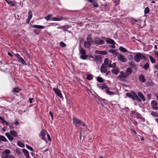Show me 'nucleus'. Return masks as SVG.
<instances>
[{
  "label": "nucleus",
  "instance_id": "1",
  "mask_svg": "<svg viewBox=\"0 0 158 158\" xmlns=\"http://www.w3.org/2000/svg\"><path fill=\"white\" fill-rule=\"evenodd\" d=\"M2 158H15L12 154H11L10 151L8 149L5 150L2 152Z\"/></svg>",
  "mask_w": 158,
  "mask_h": 158
},
{
  "label": "nucleus",
  "instance_id": "2",
  "mask_svg": "<svg viewBox=\"0 0 158 158\" xmlns=\"http://www.w3.org/2000/svg\"><path fill=\"white\" fill-rule=\"evenodd\" d=\"M135 55L134 56V60L137 62H139L141 60H146V58L143 54L140 52L135 53Z\"/></svg>",
  "mask_w": 158,
  "mask_h": 158
},
{
  "label": "nucleus",
  "instance_id": "3",
  "mask_svg": "<svg viewBox=\"0 0 158 158\" xmlns=\"http://www.w3.org/2000/svg\"><path fill=\"white\" fill-rule=\"evenodd\" d=\"M5 135L10 140L12 141L14 139L13 137H17L18 135V134L15 131L12 130L10 131V133H6Z\"/></svg>",
  "mask_w": 158,
  "mask_h": 158
},
{
  "label": "nucleus",
  "instance_id": "4",
  "mask_svg": "<svg viewBox=\"0 0 158 158\" xmlns=\"http://www.w3.org/2000/svg\"><path fill=\"white\" fill-rule=\"evenodd\" d=\"M126 95L131 98L133 100H136L139 102H141V100L140 99L137 95V94L134 92H132L131 93H127Z\"/></svg>",
  "mask_w": 158,
  "mask_h": 158
},
{
  "label": "nucleus",
  "instance_id": "5",
  "mask_svg": "<svg viewBox=\"0 0 158 158\" xmlns=\"http://www.w3.org/2000/svg\"><path fill=\"white\" fill-rule=\"evenodd\" d=\"M79 50L80 53L81 54L80 58L84 60L86 59L88 57V56L86 55L85 50L82 47L80 48Z\"/></svg>",
  "mask_w": 158,
  "mask_h": 158
},
{
  "label": "nucleus",
  "instance_id": "6",
  "mask_svg": "<svg viewBox=\"0 0 158 158\" xmlns=\"http://www.w3.org/2000/svg\"><path fill=\"white\" fill-rule=\"evenodd\" d=\"M128 77L125 73L121 72L118 77L121 81H125L127 77Z\"/></svg>",
  "mask_w": 158,
  "mask_h": 158
},
{
  "label": "nucleus",
  "instance_id": "7",
  "mask_svg": "<svg viewBox=\"0 0 158 158\" xmlns=\"http://www.w3.org/2000/svg\"><path fill=\"white\" fill-rule=\"evenodd\" d=\"M104 43V41L103 40L101 39L98 37H95L94 38V44L97 45H102Z\"/></svg>",
  "mask_w": 158,
  "mask_h": 158
},
{
  "label": "nucleus",
  "instance_id": "8",
  "mask_svg": "<svg viewBox=\"0 0 158 158\" xmlns=\"http://www.w3.org/2000/svg\"><path fill=\"white\" fill-rule=\"evenodd\" d=\"M117 56L118 59L122 62H126L127 61V58L122 55L118 53Z\"/></svg>",
  "mask_w": 158,
  "mask_h": 158
},
{
  "label": "nucleus",
  "instance_id": "9",
  "mask_svg": "<svg viewBox=\"0 0 158 158\" xmlns=\"http://www.w3.org/2000/svg\"><path fill=\"white\" fill-rule=\"evenodd\" d=\"M53 89L55 91L56 94L60 98H63L62 95L60 92V91L59 89L55 88H53Z\"/></svg>",
  "mask_w": 158,
  "mask_h": 158
},
{
  "label": "nucleus",
  "instance_id": "10",
  "mask_svg": "<svg viewBox=\"0 0 158 158\" xmlns=\"http://www.w3.org/2000/svg\"><path fill=\"white\" fill-rule=\"evenodd\" d=\"M97 86L99 88L102 90H103L104 89H109L108 87V86L105 84H99L97 85Z\"/></svg>",
  "mask_w": 158,
  "mask_h": 158
},
{
  "label": "nucleus",
  "instance_id": "11",
  "mask_svg": "<svg viewBox=\"0 0 158 158\" xmlns=\"http://www.w3.org/2000/svg\"><path fill=\"white\" fill-rule=\"evenodd\" d=\"M46 132L44 130H42L40 133V136L42 139L47 141L46 140V138L45 137L46 135Z\"/></svg>",
  "mask_w": 158,
  "mask_h": 158
},
{
  "label": "nucleus",
  "instance_id": "12",
  "mask_svg": "<svg viewBox=\"0 0 158 158\" xmlns=\"http://www.w3.org/2000/svg\"><path fill=\"white\" fill-rule=\"evenodd\" d=\"M67 19V18L64 17H61L60 18L58 17H53L52 18V21H61L63 20H66Z\"/></svg>",
  "mask_w": 158,
  "mask_h": 158
},
{
  "label": "nucleus",
  "instance_id": "13",
  "mask_svg": "<svg viewBox=\"0 0 158 158\" xmlns=\"http://www.w3.org/2000/svg\"><path fill=\"white\" fill-rule=\"evenodd\" d=\"M151 103L152 107L154 110H158V107L157 106V104L156 101H152Z\"/></svg>",
  "mask_w": 158,
  "mask_h": 158
},
{
  "label": "nucleus",
  "instance_id": "14",
  "mask_svg": "<svg viewBox=\"0 0 158 158\" xmlns=\"http://www.w3.org/2000/svg\"><path fill=\"white\" fill-rule=\"evenodd\" d=\"M87 41L90 43L92 44L94 43V40L92 38V35H87L86 38Z\"/></svg>",
  "mask_w": 158,
  "mask_h": 158
},
{
  "label": "nucleus",
  "instance_id": "15",
  "mask_svg": "<svg viewBox=\"0 0 158 158\" xmlns=\"http://www.w3.org/2000/svg\"><path fill=\"white\" fill-rule=\"evenodd\" d=\"M132 69L130 68H128L126 69L125 73L128 77L132 73Z\"/></svg>",
  "mask_w": 158,
  "mask_h": 158
},
{
  "label": "nucleus",
  "instance_id": "16",
  "mask_svg": "<svg viewBox=\"0 0 158 158\" xmlns=\"http://www.w3.org/2000/svg\"><path fill=\"white\" fill-rule=\"evenodd\" d=\"M139 79L140 82L142 83L145 82L146 81V80L144 76L142 74L139 75Z\"/></svg>",
  "mask_w": 158,
  "mask_h": 158
},
{
  "label": "nucleus",
  "instance_id": "17",
  "mask_svg": "<svg viewBox=\"0 0 158 158\" xmlns=\"http://www.w3.org/2000/svg\"><path fill=\"white\" fill-rule=\"evenodd\" d=\"M22 152L26 158H28L29 156L28 151L25 149H22Z\"/></svg>",
  "mask_w": 158,
  "mask_h": 158
},
{
  "label": "nucleus",
  "instance_id": "18",
  "mask_svg": "<svg viewBox=\"0 0 158 158\" xmlns=\"http://www.w3.org/2000/svg\"><path fill=\"white\" fill-rule=\"evenodd\" d=\"M88 1L93 4V6L95 7H98L99 6L98 5V3L95 1V0H87Z\"/></svg>",
  "mask_w": 158,
  "mask_h": 158
},
{
  "label": "nucleus",
  "instance_id": "19",
  "mask_svg": "<svg viewBox=\"0 0 158 158\" xmlns=\"http://www.w3.org/2000/svg\"><path fill=\"white\" fill-rule=\"evenodd\" d=\"M106 66L104 65L103 64H102L101 68L100 71L102 73H106Z\"/></svg>",
  "mask_w": 158,
  "mask_h": 158
},
{
  "label": "nucleus",
  "instance_id": "20",
  "mask_svg": "<svg viewBox=\"0 0 158 158\" xmlns=\"http://www.w3.org/2000/svg\"><path fill=\"white\" fill-rule=\"evenodd\" d=\"M111 71L113 74L117 75L119 71V70L118 67H117L116 69L112 70Z\"/></svg>",
  "mask_w": 158,
  "mask_h": 158
},
{
  "label": "nucleus",
  "instance_id": "21",
  "mask_svg": "<svg viewBox=\"0 0 158 158\" xmlns=\"http://www.w3.org/2000/svg\"><path fill=\"white\" fill-rule=\"evenodd\" d=\"M73 123L75 125L80 124L81 123V120L76 118H73Z\"/></svg>",
  "mask_w": 158,
  "mask_h": 158
},
{
  "label": "nucleus",
  "instance_id": "22",
  "mask_svg": "<svg viewBox=\"0 0 158 158\" xmlns=\"http://www.w3.org/2000/svg\"><path fill=\"white\" fill-rule=\"evenodd\" d=\"M33 27L39 29H44L45 28V27L39 25H34L32 26Z\"/></svg>",
  "mask_w": 158,
  "mask_h": 158
},
{
  "label": "nucleus",
  "instance_id": "23",
  "mask_svg": "<svg viewBox=\"0 0 158 158\" xmlns=\"http://www.w3.org/2000/svg\"><path fill=\"white\" fill-rule=\"evenodd\" d=\"M91 44H92L87 41H85L84 42V46L85 48H89Z\"/></svg>",
  "mask_w": 158,
  "mask_h": 158
},
{
  "label": "nucleus",
  "instance_id": "24",
  "mask_svg": "<svg viewBox=\"0 0 158 158\" xmlns=\"http://www.w3.org/2000/svg\"><path fill=\"white\" fill-rule=\"evenodd\" d=\"M110 61L108 58L105 59L104 60V65L106 66V67L108 66L109 64H110Z\"/></svg>",
  "mask_w": 158,
  "mask_h": 158
},
{
  "label": "nucleus",
  "instance_id": "25",
  "mask_svg": "<svg viewBox=\"0 0 158 158\" xmlns=\"http://www.w3.org/2000/svg\"><path fill=\"white\" fill-rule=\"evenodd\" d=\"M138 94L139 96L143 101H145L146 99L143 94L140 92H139L138 93Z\"/></svg>",
  "mask_w": 158,
  "mask_h": 158
},
{
  "label": "nucleus",
  "instance_id": "26",
  "mask_svg": "<svg viewBox=\"0 0 158 158\" xmlns=\"http://www.w3.org/2000/svg\"><path fill=\"white\" fill-rule=\"evenodd\" d=\"M106 42L107 43L110 44H114L115 42L114 41L111 39H109L108 40H106Z\"/></svg>",
  "mask_w": 158,
  "mask_h": 158
},
{
  "label": "nucleus",
  "instance_id": "27",
  "mask_svg": "<svg viewBox=\"0 0 158 158\" xmlns=\"http://www.w3.org/2000/svg\"><path fill=\"white\" fill-rule=\"evenodd\" d=\"M21 90V89L19 87H15L12 90V92L13 93H18Z\"/></svg>",
  "mask_w": 158,
  "mask_h": 158
},
{
  "label": "nucleus",
  "instance_id": "28",
  "mask_svg": "<svg viewBox=\"0 0 158 158\" xmlns=\"http://www.w3.org/2000/svg\"><path fill=\"white\" fill-rule=\"evenodd\" d=\"M17 145L21 148H24L25 147V144L23 143L21 141H19L17 143Z\"/></svg>",
  "mask_w": 158,
  "mask_h": 158
},
{
  "label": "nucleus",
  "instance_id": "29",
  "mask_svg": "<svg viewBox=\"0 0 158 158\" xmlns=\"http://www.w3.org/2000/svg\"><path fill=\"white\" fill-rule=\"evenodd\" d=\"M106 93L108 94V95H113L115 94V93L113 92H111L110 91L109 89H107L106 91Z\"/></svg>",
  "mask_w": 158,
  "mask_h": 158
},
{
  "label": "nucleus",
  "instance_id": "30",
  "mask_svg": "<svg viewBox=\"0 0 158 158\" xmlns=\"http://www.w3.org/2000/svg\"><path fill=\"white\" fill-rule=\"evenodd\" d=\"M96 53L98 54L103 55H106L107 54V52L106 51H97Z\"/></svg>",
  "mask_w": 158,
  "mask_h": 158
},
{
  "label": "nucleus",
  "instance_id": "31",
  "mask_svg": "<svg viewBox=\"0 0 158 158\" xmlns=\"http://www.w3.org/2000/svg\"><path fill=\"white\" fill-rule=\"evenodd\" d=\"M112 61H111L110 64H109L108 66L110 68H114L116 67V64L115 63L113 62L112 64Z\"/></svg>",
  "mask_w": 158,
  "mask_h": 158
},
{
  "label": "nucleus",
  "instance_id": "32",
  "mask_svg": "<svg viewBox=\"0 0 158 158\" xmlns=\"http://www.w3.org/2000/svg\"><path fill=\"white\" fill-rule=\"evenodd\" d=\"M119 49L120 51H121L124 52H128V51L127 50H126L124 48L121 46L119 48Z\"/></svg>",
  "mask_w": 158,
  "mask_h": 158
},
{
  "label": "nucleus",
  "instance_id": "33",
  "mask_svg": "<svg viewBox=\"0 0 158 158\" xmlns=\"http://www.w3.org/2000/svg\"><path fill=\"white\" fill-rule=\"evenodd\" d=\"M0 141L5 142H6L7 140L4 136L0 135Z\"/></svg>",
  "mask_w": 158,
  "mask_h": 158
},
{
  "label": "nucleus",
  "instance_id": "34",
  "mask_svg": "<svg viewBox=\"0 0 158 158\" xmlns=\"http://www.w3.org/2000/svg\"><path fill=\"white\" fill-rule=\"evenodd\" d=\"M28 20H31L32 17V14L31 10H29L28 12Z\"/></svg>",
  "mask_w": 158,
  "mask_h": 158
},
{
  "label": "nucleus",
  "instance_id": "35",
  "mask_svg": "<svg viewBox=\"0 0 158 158\" xmlns=\"http://www.w3.org/2000/svg\"><path fill=\"white\" fill-rule=\"evenodd\" d=\"M15 152L18 155L21 154L22 153L21 149L19 148H16L15 150Z\"/></svg>",
  "mask_w": 158,
  "mask_h": 158
},
{
  "label": "nucleus",
  "instance_id": "36",
  "mask_svg": "<svg viewBox=\"0 0 158 158\" xmlns=\"http://www.w3.org/2000/svg\"><path fill=\"white\" fill-rule=\"evenodd\" d=\"M143 68L145 70H147L149 68V64L148 63H146L143 67Z\"/></svg>",
  "mask_w": 158,
  "mask_h": 158
},
{
  "label": "nucleus",
  "instance_id": "37",
  "mask_svg": "<svg viewBox=\"0 0 158 158\" xmlns=\"http://www.w3.org/2000/svg\"><path fill=\"white\" fill-rule=\"evenodd\" d=\"M97 81H98L100 83H103L104 82V81L101 77H98L97 78Z\"/></svg>",
  "mask_w": 158,
  "mask_h": 158
},
{
  "label": "nucleus",
  "instance_id": "38",
  "mask_svg": "<svg viewBox=\"0 0 158 158\" xmlns=\"http://www.w3.org/2000/svg\"><path fill=\"white\" fill-rule=\"evenodd\" d=\"M151 114L154 117H158V113L157 112L152 111L151 112Z\"/></svg>",
  "mask_w": 158,
  "mask_h": 158
},
{
  "label": "nucleus",
  "instance_id": "39",
  "mask_svg": "<svg viewBox=\"0 0 158 158\" xmlns=\"http://www.w3.org/2000/svg\"><path fill=\"white\" fill-rule=\"evenodd\" d=\"M52 14H50L47 15V16L45 17V19H46L48 21L50 20L51 17H52Z\"/></svg>",
  "mask_w": 158,
  "mask_h": 158
},
{
  "label": "nucleus",
  "instance_id": "40",
  "mask_svg": "<svg viewBox=\"0 0 158 158\" xmlns=\"http://www.w3.org/2000/svg\"><path fill=\"white\" fill-rule=\"evenodd\" d=\"M149 56L150 59V61L152 63H154L156 62V60L154 59L151 56L149 55Z\"/></svg>",
  "mask_w": 158,
  "mask_h": 158
},
{
  "label": "nucleus",
  "instance_id": "41",
  "mask_svg": "<svg viewBox=\"0 0 158 158\" xmlns=\"http://www.w3.org/2000/svg\"><path fill=\"white\" fill-rule=\"evenodd\" d=\"M149 11L150 10L148 8V7H147L145 9L144 11L145 14H148L149 12Z\"/></svg>",
  "mask_w": 158,
  "mask_h": 158
},
{
  "label": "nucleus",
  "instance_id": "42",
  "mask_svg": "<svg viewBox=\"0 0 158 158\" xmlns=\"http://www.w3.org/2000/svg\"><path fill=\"white\" fill-rule=\"evenodd\" d=\"M67 27V26H61L60 27H57V29H62L63 30L65 31V29H66V27Z\"/></svg>",
  "mask_w": 158,
  "mask_h": 158
},
{
  "label": "nucleus",
  "instance_id": "43",
  "mask_svg": "<svg viewBox=\"0 0 158 158\" xmlns=\"http://www.w3.org/2000/svg\"><path fill=\"white\" fill-rule=\"evenodd\" d=\"M26 147L28 149L30 150L31 151H32V152L34 151V149L32 148L31 147L29 146V145H26Z\"/></svg>",
  "mask_w": 158,
  "mask_h": 158
},
{
  "label": "nucleus",
  "instance_id": "44",
  "mask_svg": "<svg viewBox=\"0 0 158 158\" xmlns=\"http://www.w3.org/2000/svg\"><path fill=\"white\" fill-rule=\"evenodd\" d=\"M129 65L131 68H133L135 67V65L133 62H129L128 63Z\"/></svg>",
  "mask_w": 158,
  "mask_h": 158
},
{
  "label": "nucleus",
  "instance_id": "45",
  "mask_svg": "<svg viewBox=\"0 0 158 158\" xmlns=\"http://www.w3.org/2000/svg\"><path fill=\"white\" fill-rule=\"evenodd\" d=\"M86 79L89 80H91L92 79V76L91 75H89L87 76Z\"/></svg>",
  "mask_w": 158,
  "mask_h": 158
},
{
  "label": "nucleus",
  "instance_id": "46",
  "mask_svg": "<svg viewBox=\"0 0 158 158\" xmlns=\"http://www.w3.org/2000/svg\"><path fill=\"white\" fill-rule=\"evenodd\" d=\"M60 46L62 47H64L66 46V44L63 42H60Z\"/></svg>",
  "mask_w": 158,
  "mask_h": 158
},
{
  "label": "nucleus",
  "instance_id": "47",
  "mask_svg": "<svg viewBox=\"0 0 158 158\" xmlns=\"http://www.w3.org/2000/svg\"><path fill=\"white\" fill-rule=\"evenodd\" d=\"M19 60L23 64H26V62L24 60V59L21 57L20 59H19Z\"/></svg>",
  "mask_w": 158,
  "mask_h": 158
},
{
  "label": "nucleus",
  "instance_id": "48",
  "mask_svg": "<svg viewBox=\"0 0 158 158\" xmlns=\"http://www.w3.org/2000/svg\"><path fill=\"white\" fill-rule=\"evenodd\" d=\"M136 117L140 119L142 117L141 116V115L139 114L136 113Z\"/></svg>",
  "mask_w": 158,
  "mask_h": 158
},
{
  "label": "nucleus",
  "instance_id": "49",
  "mask_svg": "<svg viewBox=\"0 0 158 158\" xmlns=\"http://www.w3.org/2000/svg\"><path fill=\"white\" fill-rule=\"evenodd\" d=\"M8 4L11 6H14V3L12 1H10L9 2H8Z\"/></svg>",
  "mask_w": 158,
  "mask_h": 158
},
{
  "label": "nucleus",
  "instance_id": "50",
  "mask_svg": "<svg viewBox=\"0 0 158 158\" xmlns=\"http://www.w3.org/2000/svg\"><path fill=\"white\" fill-rule=\"evenodd\" d=\"M15 56L19 60L21 57L20 56L18 53H17L16 54H15Z\"/></svg>",
  "mask_w": 158,
  "mask_h": 158
},
{
  "label": "nucleus",
  "instance_id": "51",
  "mask_svg": "<svg viewBox=\"0 0 158 158\" xmlns=\"http://www.w3.org/2000/svg\"><path fill=\"white\" fill-rule=\"evenodd\" d=\"M2 123L3 124H5L6 125H7V126H9V123H7V122L6 121H5V120H4L3 122H2Z\"/></svg>",
  "mask_w": 158,
  "mask_h": 158
},
{
  "label": "nucleus",
  "instance_id": "52",
  "mask_svg": "<svg viewBox=\"0 0 158 158\" xmlns=\"http://www.w3.org/2000/svg\"><path fill=\"white\" fill-rule=\"evenodd\" d=\"M49 114L51 117L52 119V120L53 119V114L50 111L49 112Z\"/></svg>",
  "mask_w": 158,
  "mask_h": 158
},
{
  "label": "nucleus",
  "instance_id": "53",
  "mask_svg": "<svg viewBox=\"0 0 158 158\" xmlns=\"http://www.w3.org/2000/svg\"><path fill=\"white\" fill-rule=\"evenodd\" d=\"M131 131L132 132L134 133L135 135H136V134L137 133L136 131L134 130L133 129L131 128Z\"/></svg>",
  "mask_w": 158,
  "mask_h": 158
},
{
  "label": "nucleus",
  "instance_id": "54",
  "mask_svg": "<svg viewBox=\"0 0 158 158\" xmlns=\"http://www.w3.org/2000/svg\"><path fill=\"white\" fill-rule=\"evenodd\" d=\"M80 124L82 125L83 126L85 127V128H86V125L83 122L81 121V123Z\"/></svg>",
  "mask_w": 158,
  "mask_h": 158
},
{
  "label": "nucleus",
  "instance_id": "55",
  "mask_svg": "<svg viewBox=\"0 0 158 158\" xmlns=\"http://www.w3.org/2000/svg\"><path fill=\"white\" fill-rule=\"evenodd\" d=\"M119 1L118 0H115L114 1L116 5H118L119 4Z\"/></svg>",
  "mask_w": 158,
  "mask_h": 158
},
{
  "label": "nucleus",
  "instance_id": "56",
  "mask_svg": "<svg viewBox=\"0 0 158 158\" xmlns=\"http://www.w3.org/2000/svg\"><path fill=\"white\" fill-rule=\"evenodd\" d=\"M33 98H29V101L30 103H32V100H33Z\"/></svg>",
  "mask_w": 158,
  "mask_h": 158
},
{
  "label": "nucleus",
  "instance_id": "57",
  "mask_svg": "<svg viewBox=\"0 0 158 158\" xmlns=\"http://www.w3.org/2000/svg\"><path fill=\"white\" fill-rule=\"evenodd\" d=\"M147 96L149 99H151V96L150 94H148Z\"/></svg>",
  "mask_w": 158,
  "mask_h": 158
},
{
  "label": "nucleus",
  "instance_id": "58",
  "mask_svg": "<svg viewBox=\"0 0 158 158\" xmlns=\"http://www.w3.org/2000/svg\"><path fill=\"white\" fill-rule=\"evenodd\" d=\"M155 55L158 57V51H156L155 54Z\"/></svg>",
  "mask_w": 158,
  "mask_h": 158
},
{
  "label": "nucleus",
  "instance_id": "59",
  "mask_svg": "<svg viewBox=\"0 0 158 158\" xmlns=\"http://www.w3.org/2000/svg\"><path fill=\"white\" fill-rule=\"evenodd\" d=\"M47 137L48 140L50 141L51 140V139L50 137V135L48 134L47 135Z\"/></svg>",
  "mask_w": 158,
  "mask_h": 158
},
{
  "label": "nucleus",
  "instance_id": "60",
  "mask_svg": "<svg viewBox=\"0 0 158 158\" xmlns=\"http://www.w3.org/2000/svg\"><path fill=\"white\" fill-rule=\"evenodd\" d=\"M154 68L157 69L158 70V65H155L154 66Z\"/></svg>",
  "mask_w": 158,
  "mask_h": 158
},
{
  "label": "nucleus",
  "instance_id": "61",
  "mask_svg": "<svg viewBox=\"0 0 158 158\" xmlns=\"http://www.w3.org/2000/svg\"><path fill=\"white\" fill-rule=\"evenodd\" d=\"M34 32L36 34L38 35L39 33L37 32V30L35 29L33 30Z\"/></svg>",
  "mask_w": 158,
  "mask_h": 158
},
{
  "label": "nucleus",
  "instance_id": "62",
  "mask_svg": "<svg viewBox=\"0 0 158 158\" xmlns=\"http://www.w3.org/2000/svg\"><path fill=\"white\" fill-rule=\"evenodd\" d=\"M15 126H17L19 124V123L17 121H16L15 123Z\"/></svg>",
  "mask_w": 158,
  "mask_h": 158
},
{
  "label": "nucleus",
  "instance_id": "63",
  "mask_svg": "<svg viewBox=\"0 0 158 158\" xmlns=\"http://www.w3.org/2000/svg\"><path fill=\"white\" fill-rule=\"evenodd\" d=\"M8 54L9 56H10L12 57L13 56L11 54V53L10 52H8Z\"/></svg>",
  "mask_w": 158,
  "mask_h": 158
},
{
  "label": "nucleus",
  "instance_id": "64",
  "mask_svg": "<svg viewBox=\"0 0 158 158\" xmlns=\"http://www.w3.org/2000/svg\"><path fill=\"white\" fill-rule=\"evenodd\" d=\"M142 120V121L143 122H144L145 121V119L144 118H143V117H141V118H140Z\"/></svg>",
  "mask_w": 158,
  "mask_h": 158
}]
</instances>
